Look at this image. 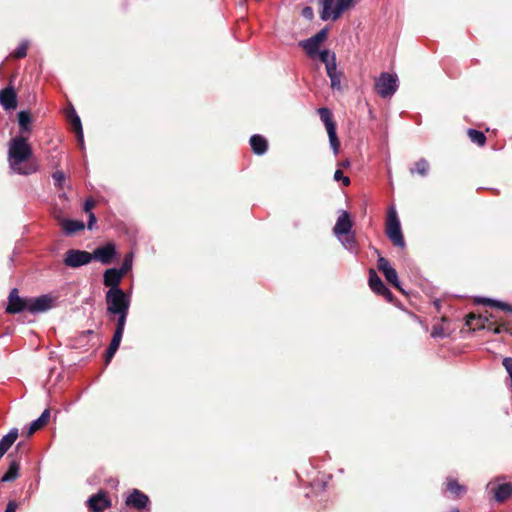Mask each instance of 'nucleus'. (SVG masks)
Here are the masks:
<instances>
[{
    "label": "nucleus",
    "mask_w": 512,
    "mask_h": 512,
    "mask_svg": "<svg viewBox=\"0 0 512 512\" xmlns=\"http://www.w3.org/2000/svg\"><path fill=\"white\" fill-rule=\"evenodd\" d=\"M32 155L31 147L24 137H15L9 143L8 161L10 168L18 174L29 175L38 170L36 162H29L22 165Z\"/></svg>",
    "instance_id": "f257e3e1"
},
{
    "label": "nucleus",
    "mask_w": 512,
    "mask_h": 512,
    "mask_svg": "<svg viewBox=\"0 0 512 512\" xmlns=\"http://www.w3.org/2000/svg\"><path fill=\"white\" fill-rule=\"evenodd\" d=\"M352 220L346 211L338 216L333 232L345 249L354 252L356 247L355 235L352 232Z\"/></svg>",
    "instance_id": "f03ea898"
},
{
    "label": "nucleus",
    "mask_w": 512,
    "mask_h": 512,
    "mask_svg": "<svg viewBox=\"0 0 512 512\" xmlns=\"http://www.w3.org/2000/svg\"><path fill=\"white\" fill-rule=\"evenodd\" d=\"M319 2L322 6L320 18L323 21H336L356 5V0H319Z\"/></svg>",
    "instance_id": "7ed1b4c3"
},
{
    "label": "nucleus",
    "mask_w": 512,
    "mask_h": 512,
    "mask_svg": "<svg viewBox=\"0 0 512 512\" xmlns=\"http://www.w3.org/2000/svg\"><path fill=\"white\" fill-rule=\"evenodd\" d=\"M105 299L108 313L117 314L129 311L130 297L121 288L109 289Z\"/></svg>",
    "instance_id": "20e7f679"
},
{
    "label": "nucleus",
    "mask_w": 512,
    "mask_h": 512,
    "mask_svg": "<svg viewBox=\"0 0 512 512\" xmlns=\"http://www.w3.org/2000/svg\"><path fill=\"white\" fill-rule=\"evenodd\" d=\"M374 87L381 98H391L398 89V77L394 73L383 72L375 78Z\"/></svg>",
    "instance_id": "39448f33"
},
{
    "label": "nucleus",
    "mask_w": 512,
    "mask_h": 512,
    "mask_svg": "<svg viewBox=\"0 0 512 512\" xmlns=\"http://www.w3.org/2000/svg\"><path fill=\"white\" fill-rule=\"evenodd\" d=\"M386 234L394 246L405 247L404 237L401 231L400 222L394 207H391L387 214Z\"/></svg>",
    "instance_id": "423d86ee"
},
{
    "label": "nucleus",
    "mask_w": 512,
    "mask_h": 512,
    "mask_svg": "<svg viewBox=\"0 0 512 512\" xmlns=\"http://www.w3.org/2000/svg\"><path fill=\"white\" fill-rule=\"evenodd\" d=\"M318 114L325 125L329 138L330 147L333 150L334 154L336 155L339 153L340 142L337 137L336 124L332 119V113L328 108L323 107L318 109Z\"/></svg>",
    "instance_id": "0eeeda50"
},
{
    "label": "nucleus",
    "mask_w": 512,
    "mask_h": 512,
    "mask_svg": "<svg viewBox=\"0 0 512 512\" xmlns=\"http://www.w3.org/2000/svg\"><path fill=\"white\" fill-rule=\"evenodd\" d=\"M93 260L91 253L83 250L71 249L66 252L64 263L68 267L77 268Z\"/></svg>",
    "instance_id": "6e6552de"
},
{
    "label": "nucleus",
    "mask_w": 512,
    "mask_h": 512,
    "mask_svg": "<svg viewBox=\"0 0 512 512\" xmlns=\"http://www.w3.org/2000/svg\"><path fill=\"white\" fill-rule=\"evenodd\" d=\"M54 301L55 298L50 295L29 298L28 311L32 314L46 312L54 306Z\"/></svg>",
    "instance_id": "1a4fd4ad"
},
{
    "label": "nucleus",
    "mask_w": 512,
    "mask_h": 512,
    "mask_svg": "<svg viewBox=\"0 0 512 512\" xmlns=\"http://www.w3.org/2000/svg\"><path fill=\"white\" fill-rule=\"evenodd\" d=\"M29 298H21L16 288L12 289L8 297V305L6 311L10 314L20 313L24 310L28 311Z\"/></svg>",
    "instance_id": "9d476101"
},
{
    "label": "nucleus",
    "mask_w": 512,
    "mask_h": 512,
    "mask_svg": "<svg viewBox=\"0 0 512 512\" xmlns=\"http://www.w3.org/2000/svg\"><path fill=\"white\" fill-rule=\"evenodd\" d=\"M369 286L376 294L382 295L387 301L391 302L393 299L392 293L382 282L376 271L371 269L369 271Z\"/></svg>",
    "instance_id": "9b49d317"
},
{
    "label": "nucleus",
    "mask_w": 512,
    "mask_h": 512,
    "mask_svg": "<svg viewBox=\"0 0 512 512\" xmlns=\"http://www.w3.org/2000/svg\"><path fill=\"white\" fill-rule=\"evenodd\" d=\"M378 269L384 274L386 280L394 287L401 290L396 270L390 265L384 257H379L377 261Z\"/></svg>",
    "instance_id": "f8f14e48"
},
{
    "label": "nucleus",
    "mask_w": 512,
    "mask_h": 512,
    "mask_svg": "<svg viewBox=\"0 0 512 512\" xmlns=\"http://www.w3.org/2000/svg\"><path fill=\"white\" fill-rule=\"evenodd\" d=\"M91 254L94 260L107 265L112 262L114 256L116 255V248L114 244L108 243L104 246L96 248Z\"/></svg>",
    "instance_id": "ddd939ff"
},
{
    "label": "nucleus",
    "mask_w": 512,
    "mask_h": 512,
    "mask_svg": "<svg viewBox=\"0 0 512 512\" xmlns=\"http://www.w3.org/2000/svg\"><path fill=\"white\" fill-rule=\"evenodd\" d=\"M0 104L5 110H14L17 107L16 92L11 86L0 90Z\"/></svg>",
    "instance_id": "4468645a"
},
{
    "label": "nucleus",
    "mask_w": 512,
    "mask_h": 512,
    "mask_svg": "<svg viewBox=\"0 0 512 512\" xmlns=\"http://www.w3.org/2000/svg\"><path fill=\"white\" fill-rule=\"evenodd\" d=\"M125 503L127 506H131L140 510L147 506V504L149 503V498L147 495H145L138 489H134L126 498Z\"/></svg>",
    "instance_id": "2eb2a0df"
},
{
    "label": "nucleus",
    "mask_w": 512,
    "mask_h": 512,
    "mask_svg": "<svg viewBox=\"0 0 512 512\" xmlns=\"http://www.w3.org/2000/svg\"><path fill=\"white\" fill-rule=\"evenodd\" d=\"M493 481L487 484V489H491L494 493V499L501 503L507 500L512 495V485L510 483H503L498 485L495 489L492 488Z\"/></svg>",
    "instance_id": "dca6fc26"
},
{
    "label": "nucleus",
    "mask_w": 512,
    "mask_h": 512,
    "mask_svg": "<svg viewBox=\"0 0 512 512\" xmlns=\"http://www.w3.org/2000/svg\"><path fill=\"white\" fill-rule=\"evenodd\" d=\"M124 275L116 268L107 269L104 273V285L110 289L120 288L119 283Z\"/></svg>",
    "instance_id": "f3484780"
},
{
    "label": "nucleus",
    "mask_w": 512,
    "mask_h": 512,
    "mask_svg": "<svg viewBox=\"0 0 512 512\" xmlns=\"http://www.w3.org/2000/svg\"><path fill=\"white\" fill-rule=\"evenodd\" d=\"M68 118H69V121H70V124H71L73 130L76 133L77 140L80 144V147L83 149L84 148V135H83L80 117L77 115L75 110L72 109L68 114Z\"/></svg>",
    "instance_id": "a211bd4d"
},
{
    "label": "nucleus",
    "mask_w": 512,
    "mask_h": 512,
    "mask_svg": "<svg viewBox=\"0 0 512 512\" xmlns=\"http://www.w3.org/2000/svg\"><path fill=\"white\" fill-rule=\"evenodd\" d=\"M88 505L93 512H102L109 507L110 504L103 493H98L89 498Z\"/></svg>",
    "instance_id": "6ab92c4d"
},
{
    "label": "nucleus",
    "mask_w": 512,
    "mask_h": 512,
    "mask_svg": "<svg viewBox=\"0 0 512 512\" xmlns=\"http://www.w3.org/2000/svg\"><path fill=\"white\" fill-rule=\"evenodd\" d=\"M451 329L449 327L448 321L446 318H442L441 322L435 324L431 331V337L433 338H446L450 335Z\"/></svg>",
    "instance_id": "aec40b11"
},
{
    "label": "nucleus",
    "mask_w": 512,
    "mask_h": 512,
    "mask_svg": "<svg viewBox=\"0 0 512 512\" xmlns=\"http://www.w3.org/2000/svg\"><path fill=\"white\" fill-rule=\"evenodd\" d=\"M250 145L254 153L258 155L264 154L267 150V141L260 135H253L250 138Z\"/></svg>",
    "instance_id": "412c9836"
},
{
    "label": "nucleus",
    "mask_w": 512,
    "mask_h": 512,
    "mask_svg": "<svg viewBox=\"0 0 512 512\" xmlns=\"http://www.w3.org/2000/svg\"><path fill=\"white\" fill-rule=\"evenodd\" d=\"M49 417H50V411L48 409H45L42 414L40 415L39 418H37L36 420H34L30 426H29V430H28V435H32L33 433H35L37 430H39L40 428H42L49 420Z\"/></svg>",
    "instance_id": "4be33fe9"
},
{
    "label": "nucleus",
    "mask_w": 512,
    "mask_h": 512,
    "mask_svg": "<svg viewBox=\"0 0 512 512\" xmlns=\"http://www.w3.org/2000/svg\"><path fill=\"white\" fill-rule=\"evenodd\" d=\"M18 437V429L14 428L10 430L8 434L3 436L0 440V450L7 452L9 448L14 444Z\"/></svg>",
    "instance_id": "5701e85b"
},
{
    "label": "nucleus",
    "mask_w": 512,
    "mask_h": 512,
    "mask_svg": "<svg viewBox=\"0 0 512 512\" xmlns=\"http://www.w3.org/2000/svg\"><path fill=\"white\" fill-rule=\"evenodd\" d=\"M84 223L78 220H63L62 228L67 235H71L84 229Z\"/></svg>",
    "instance_id": "b1692460"
},
{
    "label": "nucleus",
    "mask_w": 512,
    "mask_h": 512,
    "mask_svg": "<svg viewBox=\"0 0 512 512\" xmlns=\"http://www.w3.org/2000/svg\"><path fill=\"white\" fill-rule=\"evenodd\" d=\"M20 465L17 461H11L8 470L2 476V482H11L14 481L19 475Z\"/></svg>",
    "instance_id": "393cba45"
},
{
    "label": "nucleus",
    "mask_w": 512,
    "mask_h": 512,
    "mask_svg": "<svg viewBox=\"0 0 512 512\" xmlns=\"http://www.w3.org/2000/svg\"><path fill=\"white\" fill-rule=\"evenodd\" d=\"M300 45L305 50L307 55L311 58H313L318 53L319 46H320L312 38L301 41Z\"/></svg>",
    "instance_id": "a878e982"
},
{
    "label": "nucleus",
    "mask_w": 512,
    "mask_h": 512,
    "mask_svg": "<svg viewBox=\"0 0 512 512\" xmlns=\"http://www.w3.org/2000/svg\"><path fill=\"white\" fill-rule=\"evenodd\" d=\"M478 302H481L483 304H486V305H489L492 307H497L504 311L512 313V306L510 304H507V303H504L501 301H497V300L489 299V298H483L481 300H478Z\"/></svg>",
    "instance_id": "bb28decb"
},
{
    "label": "nucleus",
    "mask_w": 512,
    "mask_h": 512,
    "mask_svg": "<svg viewBox=\"0 0 512 512\" xmlns=\"http://www.w3.org/2000/svg\"><path fill=\"white\" fill-rule=\"evenodd\" d=\"M447 490L455 496H460L466 492V487L458 484V482L454 479H448Z\"/></svg>",
    "instance_id": "cd10ccee"
},
{
    "label": "nucleus",
    "mask_w": 512,
    "mask_h": 512,
    "mask_svg": "<svg viewBox=\"0 0 512 512\" xmlns=\"http://www.w3.org/2000/svg\"><path fill=\"white\" fill-rule=\"evenodd\" d=\"M467 133L473 143H476L479 146H483L485 144L486 137L482 132L475 129H469Z\"/></svg>",
    "instance_id": "c85d7f7f"
},
{
    "label": "nucleus",
    "mask_w": 512,
    "mask_h": 512,
    "mask_svg": "<svg viewBox=\"0 0 512 512\" xmlns=\"http://www.w3.org/2000/svg\"><path fill=\"white\" fill-rule=\"evenodd\" d=\"M18 122L22 131L29 130V124L31 122V117L28 112L20 111L18 113Z\"/></svg>",
    "instance_id": "c756f323"
},
{
    "label": "nucleus",
    "mask_w": 512,
    "mask_h": 512,
    "mask_svg": "<svg viewBox=\"0 0 512 512\" xmlns=\"http://www.w3.org/2000/svg\"><path fill=\"white\" fill-rule=\"evenodd\" d=\"M319 58L321 62H323L326 65L330 64L333 60L336 59V56L334 53L330 52L329 50H322L318 53Z\"/></svg>",
    "instance_id": "7c9ffc66"
},
{
    "label": "nucleus",
    "mask_w": 512,
    "mask_h": 512,
    "mask_svg": "<svg viewBox=\"0 0 512 512\" xmlns=\"http://www.w3.org/2000/svg\"><path fill=\"white\" fill-rule=\"evenodd\" d=\"M28 49V41H22L20 45L13 52V57L15 58H23L27 54Z\"/></svg>",
    "instance_id": "2f4dec72"
},
{
    "label": "nucleus",
    "mask_w": 512,
    "mask_h": 512,
    "mask_svg": "<svg viewBox=\"0 0 512 512\" xmlns=\"http://www.w3.org/2000/svg\"><path fill=\"white\" fill-rule=\"evenodd\" d=\"M132 261H133V255L131 253L127 254L124 257L123 262H122V266L119 269L123 275L126 274L131 269Z\"/></svg>",
    "instance_id": "473e14b6"
},
{
    "label": "nucleus",
    "mask_w": 512,
    "mask_h": 512,
    "mask_svg": "<svg viewBox=\"0 0 512 512\" xmlns=\"http://www.w3.org/2000/svg\"><path fill=\"white\" fill-rule=\"evenodd\" d=\"M116 315L118 316V319H117V325H116L115 330L124 332L128 312L117 313Z\"/></svg>",
    "instance_id": "72a5a7b5"
},
{
    "label": "nucleus",
    "mask_w": 512,
    "mask_h": 512,
    "mask_svg": "<svg viewBox=\"0 0 512 512\" xmlns=\"http://www.w3.org/2000/svg\"><path fill=\"white\" fill-rule=\"evenodd\" d=\"M55 186L62 188L65 181V174L62 171H56L52 174Z\"/></svg>",
    "instance_id": "f704fd0d"
},
{
    "label": "nucleus",
    "mask_w": 512,
    "mask_h": 512,
    "mask_svg": "<svg viewBox=\"0 0 512 512\" xmlns=\"http://www.w3.org/2000/svg\"><path fill=\"white\" fill-rule=\"evenodd\" d=\"M119 345L113 342H110V345L106 351V363L108 364L113 356L115 355L116 351L118 350Z\"/></svg>",
    "instance_id": "c9c22d12"
},
{
    "label": "nucleus",
    "mask_w": 512,
    "mask_h": 512,
    "mask_svg": "<svg viewBox=\"0 0 512 512\" xmlns=\"http://www.w3.org/2000/svg\"><path fill=\"white\" fill-rule=\"evenodd\" d=\"M334 180L335 181H342L344 186H348L350 184V179L343 175L342 170L337 169L334 173Z\"/></svg>",
    "instance_id": "e433bc0d"
},
{
    "label": "nucleus",
    "mask_w": 512,
    "mask_h": 512,
    "mask_svg": "<svg viewBox=\"0 0 512 512\" xmlns=\"http://www.w3.org/2000/svg\"><path fill=\"white\" fill-rule=\"evenodd\" d=\"M428 169H429V165H428L427 161H425V160L418 161V174L426 175Z\"/></svg>",
    "instance_id": "4c0bfd02"
},
{
    "label": "nucleus",
    "mask_w": 512,
    "mask_h": 512,
    "mask_svg": "<svg viewBox=\"0 0 512 512\" xmlns=\"http://www.w3.org/2000/svg\"><path fill=\"white\" fill-rule=\"evenodd\" d=\"M326 35H327L326 30L323 29V30L319 31L317 34H315L314 36H312L311 38L320 45L321 42H323L325 40Z\"/></svg>",
    "instance_id": "58836bf2"
},
{
    "label": "nucleus",
    "mask_w": 512,
    "mask_h": 512,
    "mask_svg": "<svg viewBox=\"0 0 512 512\" xmlns=\"http://www.w3.org/2000/svg\"><path fill=\"white\" fill-rule=\"evenodd\" d=\"M330 78V81H331V87L333 89L335 88H339L340 87V76L339 74H333V75H330L328 76Z\"/></svg>",
    "instance_id": "ea45409f"
},
{
    "label": "nucleus",
    "mask_w": 512,
    "mask_h": 512,
    "mask_svg": "<svg viewBox=\"0 0 512 512\" xmlns=\"http://www.w3.org/2000/svg\"><path fill=\"white\" fill-rule=\"evenodd\" d=\"M326 71L328 76L337 74L336 59L333 60L330 64L326 65Z\"/></svg>",
    "instance_id": "a19ab883"
},
{
    "label": "nucleus",
    "mask_w": 512,
    "mask_h": 512,
    "mask_svg": "<svg viewBox=\"0 0 512 512\" xmlns=\"http://www.w3.org/2000/svg\"><path fill=\"white\" fill-rule=\"evenodd\" d=\"M302 16L308 20H311L314 16L313 9L309 6L304 7L302 10Z\"/></svg>",
    "instance_id": "79ce46f5"
},
{
    "label": "nucleus",
    "mask_w": 512,
    "mask_h": 512,
    "mask_svg": "<svg viewBox=\"0 0 512 512\" xmlns=\"http://www.w3.org/2000/svg\"><path fill=\"white\" fill-rule=\"evenodd\" d=\"M123 336V331L115 330L111 342L120 345Z\"/></svg>",
    "instance_id": "37998d69"
},
{
    "label": "nucleus",
    "mask_w": 512,
    "mask_h": 512,
    "mask_svg": "<svg viewBox=\"0 0 512 512\" xmlns=\"http://www.w3.org/2000/svg\"><path fill=\"white\" fill-rule=\"evenodd\" d=\"M95 206V202L94 200L92 199H88L85 201V204H84V211L85 212H88L90 214L92 208Z\"/></svg>",
    "instance_id": "c03bdc74"
},
{
    "label": "nucleus",
    "mask_w": 512,
    "mask_h": 512,
    "mask_svg": "<svg viewBox=\"0 0 512 512\" xmlns=\"http://www.w3.org/2000/svg\"><path fill=\"white\" fill-rule=\"evenodd\" d=\"M95 223H96V217H95L94 213L90 212L89 221H88V229L92 230Z\"/></svg>",
    "instance_id": "a18cd8bd"
},
{
    "label": "nucleus",
    "mask_w": 512,
    "mask_h": 512,
    "mask_svg": "<svg viewBox=\"0 0 512 512\" xmlns=\"http://www.w3.org/2000/svg\"><path fill=\"white\" fill-rule=\"evenodd\" d=\"M17 504L14 501H10L7 504L5 512H16Z\"/></svg>",
    "instance_id": "49530a36"
},
{
    "label": "nucleus",
    "mask_w": 512,
    "mask_h": 512,
    "mask_svg": "<svg viewBox=\"0 0 512 512\" xmlns=\"http://www.w3.org/2000/svg\"><path fill=\"white\" fill-rule=\"evenodd\" d=\"M510 332V329L504 326H497L493 329L494 334H500L501 332Z\"/></svg>",
    "instance_id": "de8ad7c7"
},
{
    "label": "nucleus",
    "mask_w": 512,
    "mask_h": 512,
    "mask_svg": "<svg viewBox=\"0 0 512 512\" xmlns=\"http://www.w3.org/2000/svg\"><path fill=\"white\" fill-rule=\"evenodd\" d=\"M474 320H476V317L475 315L471 314L468 316L466 324L471 327L473 325Z\"/></svg>",
    "instance_id": "09e8293b"
},
{
    "label": "nucleus",
    "mask_w": 512,
    "mask_h": 512,
    "mask_svg": "<svg viewBox=\"0 0 512 512\" xmlns=\"http://www.w3.org/2000/svg\"><path fill=\"white\" fill-rule=\"evenodd\" d=\"M478 320H479V322H480L479 326H480V327H484V323H485L488 319H487V317H485L484 319H483L482 317H479V318H478Z\"/></svg>",
    "instance_id": "8fccbe9b"
},
{
    "label": "nucleus",
    "mask_w": 512,
    "mask_h": 512,
    "mask_svg": "<svg viewBox=\"0 0 512 512\" xmlns=\"http://www.w3.org/2000/svg\"><path fill=\"white\" fill-rule=\"evenodd\" d=\"M349 165H350V162L348 160H346L340 164V166H342V167H348Z\"/></svg>",
    "instance_id": "3c124183"
},
{
    "label": "nucleus",
    "mask_w": 512,
    "mask_h": 512,
    "mask_svg": "<svg viewBox=\"0 0 512 512\" xmlns=\"http://www.w3.org/2000/svg\"><path fill=\"white\" fill-rule=\"evenodd\" d=\"M5 452H3L2 450H0V459L4 456Z\"/></svg>",
    "instance_id": "603ef678"
},
{
    "label": "nucleus",
    "mask_w": 512,
    "mask_h": 512,
    "mask_svg": "<svg viewBox=\"0 0 512 512\" xmlns=\"http://www.w3.org/2000/svg\"><path fill=\"white\" fill-rule=\"evenodd\" d=\"M449 512H459V510L454 508V509L450 510Z\"/></svg>",
    "instance_id": "864d4df0"
},
{
    "label": "nucleus",
    "mask_w": 512,
    "mask_h": 512,
    "mask_svg": "<svg viewBox=\"0 0 512 512\" xmlns=\"http://www.w3.org/2000/svg\"><path fill=\"white\" fill-rule=\"evenodd\" d=\"M435 305L437 308H439V302L438 301H435Z\"/></svg>",
    "instance_id": "5fc2aeb1"
},
{
    "label": "nucleus",
    "mask_w": 512,
    "mask_h": 512,
    "mask_svg": "<svg viewBox=\"0 0 512 512\" xmlns=\"http://www.w3.org/2000/svg\"><path fill=\"white\" fill-rule=\"evenodd\" d=\"M511 335H512V329H510V332H509Z\"/></svg>",
    "instance_id": "6e6d98bb"
}]
</instances>
